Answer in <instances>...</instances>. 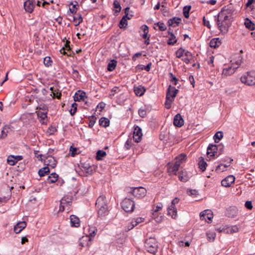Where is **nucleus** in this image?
Returning a JSON list of instances; mask_svg holds the SVG:
<instances>
[{
	"instance_id": "obj_24",
	"label": "nucleus",
	"mask_w": 255,
	"mask_h": 255,
	"mask_svg": "<svg viewBox=\"0 0 255 255\" xmlns=\"http://www.w3.org/2000/svg\"><path fill=\"white\" fill-rule=\"evenodd\" d=\"M168 214L171 215L173 219H176L177 217L176 209L173 205H171L168 209Z\"/></svg>"
},
{
	"instance_id": "obj_60",
	"label": "nucleus",
	"mask_w": 255,
	"mask_h": 255,
	"mask_svg": "<svg viewBox=\"0 0 255 255\" xmlns=\"http://www.w3.org/2000/svg\"><path fill=\"white\" fill-rule=\"evenodd\" d=\"M10 158H13V159L15 160L16 163L17 162V161L22 160L23 158L21 155H10Z\"/></svg>"
},
{
	"instance_id": "obj_27",
	"label": "nucleus",
	"mask_w": 255,
	"mask_h": 255,
	"mask_svg": "<svg viewBox=\"0 0 255 255\" xmlns=\"http://www.w3.org/2000/svg\"><path fill=\"white\" fill-rule=\"evenodd\" d=\"M199 168L202 171H204L207 166V163L204 161V158L202 157L199 158L198 162Z\"/></svg>"
},
{
	"instance_id": "obj_5",
	"label": "nucleus",
	"mask_w": 255,
	"mask_h": 255,
	"mask_svg": "<svg viewBox=\"0 0 255 255\" xmlns=\"http://www.w3.org/2000/svg\"><path fill=\"white\" fill-rule=\"evenodd\" d=\"M144 247L146 251L152 254H155L158 250L157 242L154 238H149L144 242Z\"/></svg>"
},
{
	"instance_id": "obj_11",
	"label": "nucleus",
	"mask_w": 255,
	"mask_h": 255,
	"mask_svg": "<svg viewBox=\"0 0 255 255\" xmlns=\"http://www.w3.org/2000/svg\"><path fill=\"white\" fill-rule=\"evenodd\" d=\"M24 10L26 12L32 13L35 7L34 0H27L23 4Z\"/></svg>"
},
{
	"instance_id": "obj_49",
	"label": "nucleus",
	"mask_w": 255,
	"mask_h": 255,
	"mask_svg": "<svg viewBox=\"0 0 255 255\" xmlns=\"http://www.w3.org/2000/svg\"><path fill=\"white\" fill-rule=\"evenodd\" d=\"M206 236L209 241H213L216 237V234L214 232H208L206 233Z\"/></svg>"
},
{
	"instance_id": "obj_38",
	"label": "nucleus",
	"mask_w": 255,
	"mask_h": 255,
	"mask_svg": "<svg viewBox=\"0 0 255 255\" xmlns=\"http://www.w3.org/2000/svg\"><path fill=\"white\" fill-rule=\"evenodd\" d=\"M152 63L151 62L149 63L146 66H144L143 65H138L136 68L139 70H145L146 71H149L151 68Z\"/></svg>"
},
{
	"instance_id": "obj_3",
	"label": "nucleus",
	"mask_w": 255,
	"mask_h": 255,
	"mask_svg": "<svg viewBox=\"0 0 255 255\" xmlns=\"http://www.w3.org/2000/svg\"><path fill=\"white\" fill-rule=\"evenodd\" d=\"M236 61H231V62H233L232 66H228V67L223 69L222 71L223 77L226 78L234 74L236 70L241 64L242 63L243 57L240 55H238L236 56Z\"/></svg>"
},
{
	"instance_id": "obj_44",
	"label": "nucleus",
	"mask_w": 255,
	"mask_h": 255,
	"mask_svg": "<svg viewBox=\"0 0 255 255\" xmlns=\"http://www.w3.org/2000/svg\"><path fill=\"white\" fill-rule=\"evenodd\" d=\"M106 152L102 150H99L96 153V159L98 160L102 159V157L106 156Z\"/></svg>"
},
{
	"instance_id": "obj_22",
	"label": "nucleus",
	"mask_w": 255,
	"mask_h": 255,
	"mask_svg": "<svg viewBox=\"0 0 255 255\" xmlns=\"http://www.w3.org/2000/svg\"><path fill=\"white\" fill-rule=\"evenodd\" d=\"M79 219L75 215L70 216V223L72 227H78L80 226Z\"/></svg>"
},
{
	"instance_id": "obj_48",
	"label": "nucleus",
	"mask_w": 255,
	"mask_h": 255,
	"mask_svg": "<svg viewBox=\"0 0 255 255\" xmlns=\"http://www.w3.org/2000/svg\"><path fill=\"white\" fill-rule=\"evenodd\" d=\"M47 113L48 112L46 111H36L38 117L41 118L42 120H44L47 118Z\"/></svg>"
},
{
	"instance_id": "obj_29",
	"label": "nucleus",
	"mask_w": 255,
	"mask_h": 255,
	"mask_svg": "<svg viewBox=\"0 0 255 255\" xmlns=\"http://www.w3.org/2000/svg\"><path fill=\"white\" fill-rule=\"evenodd\" d=\"M170 29H169L168 33L170 35L168 41L167 43L169 45H174L177 41V39L176 38L175 36L174 35V34L172 32H170Z\"/></svg>"
},
{
	"instance_id": "obj_17",
	"label": "nucleus",
	"mask_w": 255,
	"mask_h": 255,
	"mask_svg": "<svg viewBox=\"0 0 255 255\" xmlns=\"http://www.w3.org/2000/svg\"><path fill=\"white\" fill-rule=\"evenodd\" d=\"M173 124L175 126L177 127H181L183 125L184 120L179 114L175 116L173 120Z\"/></svg>"
},
{
	"instance_id": "obj_58",
	"label": "nucleus",
	"mask_w": 255,
	"mask_h": 255,
	"mask_svg": "<svg viewBox=\"0 0 255 255\" xmlns=\"http://www.w3.org/2000/svg\"><path fill=\"white\" fill-rule=\"evenodd\" d=\"M128 205H131V209L130 210H128V212H132L134 210V207H135V203L134 202L130 199H128Z\"/></svg>"
},
{
	"instance_id": "obj_59",
	"label": "nucleus",
	"mask_w": 255,
	"mask_h": 255,
	"mask_svg": "<svg viewBox=\"0 0 255 255\" xmlns=\"http://www.w3.org/2000/svg\"><path fill=\"white\" fill-rule=\"evenodd\" d=\"M186 158V155L185 154H181L180 155H179L178 157H177L176 159H177V161H181V163L183 161L185 160Z\"/></svg>"
},
{
	"instance_id": "obj_63",
	"label": "nucleus",
	"mask_w": 255,
	"mask_h": 255,
	"mask_svg": "<svg viewBox=\"0 0 255 255\" xmlns=\"http://www.w3.org/2000/svg\"><path fill=\"white\" fill-rule=\"evenodd\" d=\"M7 162L10 165H14L16 164L15 160L13 158H10V155L7 158Z\"/></svg>"
},
{
	"instance_id": "obj_52",
	"label": "nucleus",
	"mask_w": 255,
	"mask_h": 255,
	"mask_svg": "<svg viewBox=\"0 0 255 255\" xmlns=\"http://www.w3.org/2000/svg\"><path fill=\"white\" fill-rule=\"evenodd\" d=\"M191 6H185L183 8V14L185 17L188 18L189 17V11L191 9Z\"/></svg>"
},
{
	"instance_id": "obj_16",
	"label": "nucleus",
	"mask_w": 255,
	"mask_h": 255,
	"mask_svg": "<svg viewBox=\"0 0 255 255\" xmlns=\"http://www.w3.org/2000/svg\"><path fill=\"white\" fill-rule=\"evenodd\" d=\"M26 226V223L25 221L19 222L14 226L13 231L16 234L19 233Z\"/></svg>"
},
{
	"instance_id": "obj_42",
	"label": "nucleus",
	"mask_w": 255,
	"mask_h": 255,
	"mask_svg": "<svg viewBox=\"0 0 255 255\" xmlns=\"http://www.w3.org/2000/svg\"><path fill=\"white\" fill-rule=\"evenodd\" d=\"M179 179L182 182H186L188 180V177L186 172H180L178 175Z\"/></svg>"
},
{
	"instance_id": "obj_61",
	"label": "nucleus",
	"mask_w": 255,
	"mask_h": 255,
	"mask_svg": "<svg viewBox=\"0 0 255 255\" xmlns=\"http://www.w3.org/2000/svg\"><path fill=\"white\" fill-rule=\"evenodd\" d=\"M170 77H171V82H173V84L175 85H176L177 84V82L178 81V79L175 77L173 76V74L171 73H170Z\"/></svg>"
},
{
	"instance_id": "obj_32",
	"label": "nucleus",
	"mask_w": 255,
	"mask_h": 255,
	"mask_svg": "<svg viewBox=\"0 0 255 255\" xmlns=\"http://www.w3.org/2000/svg\"><path fill=\"white\" fill-rule=\"evenodd\" d=\"M110 120L105 117L101 118L99 120V125L103 127H107L109 126Z\"/></svg>"
},
{
	"instance_id": "obj_15",
	"label": "nucleus",
	"mask_w": 255,
	"mask_h": 255,
	"mask_svg": "<svg viewBox=\"0 0 255 255\" xmlns=\"http://www.w3.org/2000/svg\"><path fill=\"white\" fill-rule=\"evenodd\" d=\"M125 15L120 20L119 26L120 28H125L128 25V6L124 9Z\"/></svg>"
},
{
	"instance_id": "obj_18",
	"label": "nucleus",
	"mask_w": 255,
	"mask_h": 255,
	"mask_svg": "<svg viewBox=\"0 0 255 255\" xmlns=\"http://www.w3.org/2000/svg\"><path fill=\"white\" fill-rule=\"evenodd\" d=\"M218 147L216 145L210 144L207 148V154L210 157L215 156V153L217 152Z\"/></svg>"
},
{
	"instance_id": "obj_13",
	"label": "nucleus",
	"mask_w": 255,
	"mask_h": 255,
	"mask_svg": "<svg viewBox=\"0 0 255 255\" xmlns=\"http://www.w3.org/2000/svg\"><path fill=\"white\" fill-rule=\"evenodd\" d=\"M142 136L141 129L138 126L134 127V130L133 131V138L136 142H139Z\"/></svg>"
},
{
	"instance_id": "obj_8",
	"label": "nucleus",
	"mask_w": 255,
	"mask_h": 255,
	"mask_svg": "<svg viewBox=\"0 0 255 255\" xmlns=\"http://www.w3.org/2000/svg\"><path fill=\"white\" fill-rule=\"evenodd\" d=\"M72 198L68 196H64L60 200L59 211L62 212L67 207V210H69L72 203Z\"/></svg>"
},
{
	"instance_id": "obj_7",
	"label": "nucleus",
	"mask_w": 255,
	"mask_h": 255,
	"mask_svg": "<svg viewBox=\"0 0 255 255\" xmlns=\"http://www.w3.org/2000/svg\"><path fill=\"white\" fill-rule=\"evenodd\" d=\"M130 190V191H128V193L137 198L143 197L146 194V190L142 187H131Z\"/></svg>"
},
{
	"instance_id": "obj_33",
	"label": "nucleus",
	"mask_w": 255,
	"mask_h": 255,
	"mask_svg": "<svg viewBox=\"0 0 255 255\" xmlns=\"http://www.w3.org/2000/svg\"><path fill=\"white\" fill-rule=\"evenodd\" d=\"M117 62L116 60L113 59L109 63L107 67V70L109 71H113L117 66Z\"/></svg>"
},
{
	"instance_id": "obj_47",
	"label": "nucleus",
	"mask_w": 255,
	"mask_h": 255,
	"mask_svg": "<svg viewBox=\"0 0 255 255\" xmlns=\"http://www.w3.org/2000/svg\"><path fill=\"white\" fill-rule=\"evenodd\" d=\"M97 231V229H96L95 227H91L89 229V235L88 236L91 238L92 241V239L95 236Z\"/></svg>"
},
{
	"instance_id": "obj_21",
	"label": "nucleus",
	"mask_w": 255,
	"mask_h": 255,
	"mask_svg": "<svg viewBox=\"0 0 255 255\" xmlns=\"http://www.w3.org/2000/svg\"><path fill=\"white\" fill-rule=\"evenodd\" d=\"M238 210L236 207H230L228 211L227 214L229 217L233 218L237 215Z\"/></svg>"
},
{
	"instance_id": "obj_4",
	"label": "nucleus",
	"mask_w": 255,
	"mask_h": 255,
	"mask_svg": "<svg viewBox=\"0 0 255 255\" xmlns=\"http://www.w3.org/2000/svg\"><path fill=\"white\" fill-rule=\"evenodd\" d=\"M178 90L174 87L169 85L166 92V101L165 107L167 109H169L171 107V104L174 101L175 97L178 92Z\"/></svg>"
},
{
	"instance_id": "obj_40",
	"label": "nucleus",
	"mask_w": 255,
	"mask_h": 255,
	"mask_svg": "<svg viewBox=\"0 0 255 255\" xmlns=\"http://www.w3.org/2000/svg\"><path fill=\"white\" fill-rule=\"evenodd\" d=\"M42 110V111H48V106L42 103L38 102V106L36 107V110Z\"/></svg>"
},
{
	"instance_id": "obj_51",
	"label": "nucleus",
	"mask_w": 255,
	"mask_h": 255,
	"mask_svg": "<svg viewBox=\"0 0 255 255\" xmlns=\"http://www.w3.org/2000/svg\"><path fill=\"white\" fill-rule=\"evenodd\" d=\"M155 25H157L158 27V29L160 31H164L166 29V26L163 22H158L154 24Z\"/></svg>"
},
{
	"instance_id": "obj_56",
	"label": "nucleus",
	"mask_w": 255,
	"mask_h": 255,
	"mask_svg": "<svg viewBox=\"0 0 255 255\" xmlns=\"http://www.w3.org/2000/svg\"><path fill=\"white\" fill-rule=\"evenodd\" d=\"M72 107L73 108V109H71L70 110V113L71 116H73L77 111V104L76 103H73L72 104Z\"/></svg>"
},
{
	"instance_id": "obj_57",
	"label": "nucleus",
	"mask_w": 255,
	"mask_h": 255,
	"mask_svg": "<svg viewBox=\"0 0 255 255\" xmlns=\"http://www.w3.org/2000/svg\"><path fill=\"white\" fill-rule=\"evenodd\" d=\"M96 118H95L94 116H92L91 117V119L90 120L89 123V127L91 128H93L96 123Z\"/></svg>"
},
{
	"instance_id": "obj_19",
	"label": "nucleus",
	"mask_w": 255,
	"mask_h": 255,
	"mask_svg": "<svg viewBox=\"0 0 255 255\" xmlns=\"http://www.w3.org/2000/svg\"><path fill=\"white\" fill-rule=\"evenodd\" d=\"M181 21V19L180 18L174 17L168 20V24L169 26L175 27L178 26Z\"/></svg>"
},
{
	"instance_id": "obj_28",
	"label": "nucleus",
	"mask_w": 255,
	"mask_h": 255,
	"mask_svg": "<svg viewBox=\"0 0 255 255\" xmlns=\"http://www.w3.org/2000/svg\"><path fill=\"white\" fill-rule=\"evenodd\" d=\"M114 14L117 15L118 13L121 10V6L120 2L117 0H115L114 1Z\"/></svg>"
},
{
	"instance_id": "obj_34",
	"label": "nucleus",
	"mask_w": 255,
	"mask_h": 255,
	"mask_svg": "<svg viewBox=\"0 0 255 255\" xmlns=\"http://www.w3.org/2000/svg\"><path fill=\"white\" fill-rule=\"evenodd\" d=\"M245 25L246 27L250 29L251 30H253L255 29V25L248 18L246 19V21L245 22Z\"/></svg>"
},
{
	"instance_id": "obj_36",
	"label": "nucleus",
	"mask_w": 255,
	"mask_h": 255,
	"mask_svg": "<svg viewBox=\"0 0 255 255\" xmlns=\"http://www.w3.org/2000/svg\"><path fill=\"white\" fill-rule=\"evenodd\" d=\"M49 172V168L48 166L44 167L38 171V174L40 177L44 176L46 174Z\"/></svg>"
},
{
	"instance_id": "obj_55",
	"label": "nucleus",
	"mask_w": 255,
	"mask_h": 255,
	"mask_svg": "<svg viewBox=\"0 0 255 255\" xmlns=\"http://www.w3.org/2000/svg\"><path fill=\"white\" fill-rule=\"evenodd\" d=\"M57 130L56 128L54 126H50L47 129V133H48L49 134H53L55 132H56Z\"/></svg>"
},
{
	"instance_id": "obj_10",
	"label": "nucleus",
	"mask_w": 255,
	"mask_h": 255,
	"mask_svg": "<svg viewBox=\"0 0 255 255\" xmlns=\"http://www.w3.org/2000/svg\"><path fill=\"white\" fill-rule=\"evenodd\" d=\"M200 219L205 220L207 222H211L213 218V215L212 211L210 210H205L200 213Z\"/></svg>"
},
{
	"instance_id": "obj_37",
	"label": "nucleus",
	"mask_w": 255,
	"mask_h": 255,
	"mask_svg": "<svg viewBox=\"0 0 255 255\" xmlns=\"http://www.w3.org/2000/svg\"><path fill=\"white\" fill-rule=\"evenodd\" d=\"M178 169L174 166L173 164H171L168 166L167 172L169 175L176 174Z\"/></svg>"
},
{
	"instance_id": "obj_64",
	"label": "nucleus",
	"mask_w": 255,
	"mask_h": 255,
	"mask_svg": "<svg viewBox=\"0 0 255 255\" xmlns=\"http://www.w3.org/2000/svg\"><path fill=\"white\" fill-rule=\"evenodd\" d=\"M138 114L140 117L143 118L146 115V111L144 109H139L138 111Z\"/></svg>"
},
{
	"instance_id": "obj_6",
	"label": "nucleus",
	"mask_w": 255,
	"mask_h": 255,
	"mask_svg": "<svg viewBox=\"0 0 255 255\" xmlns=\"http://www.w3.org/2000/svg\"><path fill=\"white\" fill-rule=\"evenodd\" d=\"M240 80L242 83L247 85L253 86L255 85V71L247 72L241 77Z\"/></svg>"
},
{
	"instance_id": "obj_23",
	"label": "nucleus",
	"mask_w": 255,
	"mask_h": 255,
	"mask_svg": "<svg viewBox=\"0 0 255 255\" xmlns=\"http://www.w3.org/2000/svg\"><path fill=\"white\" fill-rule=\"evenodd\" d=\"M134 92L135 94L137 96H142L145 92V89L144 87L138 86L134 87Z\"/></svg>"
},
{
	"instance_id": "obj_1",
	"label": "nucleus",
	"mask_w": 255,
	"mask_h": 255,
	"mask_svg": "<svg viewBox=\"0 0 255 255\" xmlns=\"http://www.w3.org/2000/svg\"><path fill=\"white\" fill-rule=\"evenodd\" d=\"M234 10L231 6L223 7L218 15L215 16L218 28L222 34L228 32L229 27L231 25V18Z\"/></svg>"
},
{
	"instance_id": "obj_31",
	"label": "nucleus",
	"mask_w": 255,
	"mask_h": 255,
	"mask_svg": "<svg viewBox=\"0 0 255 255\" xmlns=\"http://www.w3.org/2000/svg\"><path fill=\"white\" fill-rule=\"evenodd\" d=\"M183 57L182 60L186 64H188L192 58V55L191 52L186 51L185 55Z\"/></svg>"
},
{
	"instance_id": "obj_30",
	"label": "nucleus",
	"mask_w": 255,
	"mask_h": 255,
	"mask_svg": "<svg viewBox=\"0 0 255 255\" xmlns=\"http://www.w3.org/2000/svg\"><path fill=\"white\" fill-rule=\"evenodd\" d=\"M10 129V126L5 125L4 126L1 131V134L0 136V138H4L7 136V134Z\"/></svg>"
},
{
	"instance_id": "obj_43",
	"label": "nucleus",
	"mask_w": 255,
	"mask_h": 255,
	"mask_svg": "<svg viewBox=\"0 0 255 255\" xmlns=\"http://www.w3.org/2000/svg\"><path fill=\"white\" fill-rule=\"evenodd\" d=\"M220 44V41L219 40V39H212L210 42V46L211 47H219Z\"/></svg>"
},
{
	"instance_id": "obj_14",
	"label": "nucleus",
	"mask_w": 255,
	"mask_h": 255,
	"mask_svg": "<svg viewBox=\"0 0 255 255\" xmlns=\"http://www.w3.org/2000/svg\"><path fill=\"white\" fill-rule=\"evenodd\" d=\"M235 177L233 175H229L226 178L222 180L221 184L222 186L228 187L235 182Z\"/></svg>"
},
{
	"instance_id": "obj_9",
	"label": "nucleus",
	"mask_w": 255,
	"mask_h": 255,
	"mask_svg": "<svg viewBox=\"0 0 255 255\" xmlns=\"http://www.w3.org/2000/svg\"><path fill=\"white\" fill-rule=\"evenodd\" d=\"M40 156V159L41 160H44V163L45 165H47L48 166H50L52 168H54L57 164V161L54 158V157L51 155H48L46 156L44 155L40 154L37 157Z\"/></svg>"
},
{
	"instance_id": "obj_39",
	"label": "nucleus",
	"mask_w": 255,
	"mask_h": 255,
	"mask_svg": "<svg viewBox=\"0 0 255 255\" xmlns=\"http://www.w3.org/2000/svg\"><path fill=\"white\" fill-rule=\"evenodd\" d=\"M141 29L143 31V33L141 34V36L143 38L146 39L147 37V34L148 33V27L146 25L141 26Z\"/></svg>"
},
{
	"instance_id": "obj_41",
	"label": "nucleus",
	"mask_w": 255,
	"mask_h": 255,
	"mask_svg": "<svg viewBox=\"0 0 255 255\" xmlns=\"http://www.w3.org/2000/svg\"><path fill=\"white\" fill-rule=\"evenodd\" d=\"M223 137L222 131H218L214 136V139L215 142L218 143Z\"/></svg>"
},
{
	"instance_id": "obj_26",
	"label": "nucleus",
	"mask_w": 255,
	"mask_h": 255,
	"mask_svg": "<svg viewBox=\"0 0 255 255\" xmlns=\"http://www.w3.org/2000/svg\"><path fill=\"white\" fill-rule=\"evenodd\" d=\"M58 178V175L56 173H51L48 177L47 179V183L50 184L55 183L57 181Z\"/></svg>"
},
{
	"instance_id": "obj_12",
	"label": "nucleus",
	"mask_w": 255,
	"mask_h": 255,
	"mask_svg": "<svg viewBox=\"0 0 255 255\" xmlns=\"http://www.w3.org/2000/svg\"><path fill=\"white\" fill-rule=\"evenodd\" d=\"M91 238L88 236H83L79 241V245L82 247L89 248L91 245Z\"/></svg>"
},
{
	"instance_id": "obj_50",
	"label": "nucleus",
	"mask_w": 255,
	"mask_h": 255,
	"mask_svg": "<svg viewBox=\"0 0 255 255\" xmlns=\"http://www.w3.org/2000/svg\"><path fill=\"white\" fill-rule=\"evenodd\" d=\"M121 205L123 210L126 213L128 212V200L126 198L121 203Z\"/></svg>"
},
{
	"instance_id": "obj_45",
	"label": "nucleus",
	"mask_w": 255,
	"mask_h": 255,
	"mask_svg": "<svg viewBox=\"0 0 255 255\" xmlns=\"http://www.w3.org/2000/svg\"><path fill=\"white\" fill-rule=\"evenodd\" d=\"M66 50L68 51L70 50V47L67 42L65 44V47L60 49V52L61 54L64 55H70V54H68L67 52H66Z\"/></svg>"
},
{
	"instance_id": "obj_35",
	"label": "nucleus",
	"mask_w": 255,
	"mask_h": 255,
	"mask_svg": "<svg viewBox=\"0 0 255 255\" xmlns=\"http://www.w3.org/2000/svg\"><path fill=\"white\" fill-rule=\"evenodd\" d=\"M75 4L73 3V2L70 3L71 5H72V7L69 8V10L70 12L73 14H76L77 11L79 8V5L77 1H75Z\"/></svg>"
},
{
	"instance_id": "obj_53",
	"label": "nucleus",
	"mask_w": 255,
	"mask_h": 255,
	"mask_svg": "<svg viewBox=\"0 0 255 255\" xmlns=\"http://www.w3.org/2000/svg\"><path fill=\"white\" fill-rule=\"evenodd\" d=\"M56 91L53 92L52 95L51 94V96H52V98L54 99L56 98L58 99H60L61 97V93L59 91L58 89L56 88Z\"/></svg>"
},
{
	"instance_id": "obj_2",
	"label": "nucleus",
	"mask_w": 255,
	"mask_h": 255,
	"mask_svg": "<svg viewBox=\"0 0 255 255\" xmlns=\"http://www.w3.org/2000/svg\"><path fill=\"white\" fill-rule=\"evenodd\" d=\"M96 206L98 209L99 217H105L108 214V204L105 196L101 195L98 198L96 202Z\"/></svg>"
},
{
	"instance_id": "obj_46",
	"label": "nucleus",
	"mask_w": 255,
	"mask_h": 255,
	"mask_svg": "<svg viewBox=\"0 0 255 255\" xmlns=\"http://www.w3.org/2000/svg\"><path fill=\"white\" fill-rule=\"evenodd\" d=\"M185 53H186V51L182 48H180L176 52V57L179 58L182 57H184L185 55Z\"/></svg>"
},
{
	"instance_id": "obj_20",
	"label": "nucleus",
	"mask_w": 255,
	"mask_h": 255,
	"mask_svg": "<svg viewBox=\"0 0 255 255\" xmlns=\"http://www.w3.org/2000/svg\"><path fill=\"white\" fill-rule=\"evenodd\" d=\"M85 92L79 90L75 94L73 97L74 100L75 101H80L81 100L84 101V97H85Z\"/></svg>"
},
{
	"instance_id": "obj_25",
	"label": "nucleus",
	"mask_w": 255,
	"mask_h": 255,
	"mask_svg": "<svg viewBox=\"0 0 255 255\" xmlns=\"http://www.w3.org/2000/svg\"><path fill=\"white\" fill-rule=\"evenodd\" d=\"M76 15L72 16V20L75 22V25L77 26L83 21V17L80 13L75 14Z\"/></svg>"
},
{
	"instance_id": "obj_54",
	"label": "nucleus",
	"mask_w": 255,
	"mask_h": 255,
	"mask_svg": "<svg viewBox=\"0 0 255 255\" xmlns=\"http://www.w3.org/2000/svg\"><path fill=\"white\" fill-rule=\"evenodd\" d=\"M52 61L50 57H46L44 58L43 63L46 67H49L51 65Z\"/></svg>"
},
{
	"instance_id": "obj_62",
	"label": "nucleus",
	"mask_w": 255,
	"mask_h": 255,
	"mask_svg": "<svg viewBox=\"0 0 255 255\" xmlns=\"http://www.w3.org/2000/svg\"><path fill=\"white\" fill-rule=\"evenodd\" d=\"M162 205L160 204L159 205H157L155 208H153L152 210L154 212V214H158V212L162 208Z\"/></svg>"
}]
</instances>
